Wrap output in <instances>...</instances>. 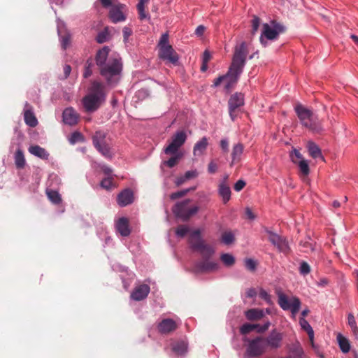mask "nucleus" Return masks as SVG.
<instances>
[{
	"label": "nucleus",
	"mask_w": 358,
	"mask_h": 358,
	"mask_svg": "<svg viewBox=\"0 0 358 358\" xmlns=\"http://www.w3.org/2000/svg\"><path fill=\"white\" fill-rule=\"evenodd\" d=\"M198 173L196 171H188L183 176L176 178L175 184L177 187H179L184 184L186 181L196 178Z\"/></svg>",
	"instance_id": "nucleus-30"
},
{
	"label": "nucleus",
	"mask_w": 358,
	"mask_h": 358,
	"mask_svg": "<svg viewBox=\"0 0 358 358\" xmlns=\"http://www.w3.org/2000/svg\"><path fill=\"white\" fill-rule=\"evenodd\" d=\"M45 193L48 198L52 203L56 205L61 203L62 197L58 192L53 189H47Z\"/></svg>",
	"instance_id": "nucleus-34"
},
{
	"label": "nucleus",
	"mask_w": 358,
	"mask_h": 358,
	"mask_svg": "<svg viewBox=\"0 0 358 358\" xmlns=\"http://www.w3.org/2000/svg\"><path fill=\"white\" fill-rule=\"evenodd\" d=\"M93 66L92 62L91 60H87L85 64V72L83 76L85 78H88L92 74V66Z\"/></svg>",
	"instance_id": "nucleus-51"
},
{
	"label": "nucleus",
	"mask_w": 358,
	"mask_h": 358,
	"mask_svg": "<svg viewBox=\"0 0 358 358\" xmlns=\"http://www.w3.org/2000/svg\"><path fill=\"white\" fill-rule=\"evenodd\" d=\"M220 259L227 266H231L235 263V258L229 253L222 254L220 257Z\"/></svg>",
	"instance_id": "nucleus-41"
},
{
	"label": "nucleus",
	"mask_w": 358,
	"mask_h": 358,
	"mask_svg": "<svg viewBox=\"0 0 358 358\" xmlns=\"http://www.w3.org/2000/svg\"><path fill=\"white\" fill-rule=\"evenodd\" d=\"M248 53V50L245 42H242L235 47L231 64L227 74L224 75V80H227L225 85L227 90H229L238 82L245 65Z\"/></svg>",
	"instance_id": "nucleus-2"
},
{
	"label": "nucleus",
	"mask_w": 358,
	"mask_h": 358,
	"mask_svg": "<svg viewBox=\"0 0 358 358\" xmlns=\"http://www.w3.org/2000/svg\"><path fill=\"white\" fill-rule=\"evenodd\" d=\"M246 183L244 180H238L235 184H234V189L235 191L236 192H240L241 190H242L244 187L245 186Z\"/></svg>",
	"instance_id": "nucleus-55"
},
{
	"label": "nucleus",
	"mask_w": 358,
	"mask_h": 358,
	"mask_svg": "<svg viewBox=\"0 0 358 358\" xmlns=\"http://www.w3.org/2000/svg\"><path fill=\"white\" fill-rule=\"evenodd\" d=\"M122 32H123L124 41H127L128 39V38L132 34L131 29L127 27H125L123 28Z\"/></svg>",
	"instance_id": "nucleus-60"
},
{
	"label": "nucleus",
	"mask_w": 358,
	"mask_h": 358,
	"mask_svg": "<svg viewBox=\"0 0 358 358\" xmlns=\"http://www.w3.org/2000/svg\"><path fill=\"white\" fill-rule=\"evenodd\" d=\"M297 164L299 165L301 173L304 176H307L310 173V169L307 161L305 159H301Z\"/></svg>",
	"instance_id": "nucleus-42"
},
{
	"label": "nucleus",
	"mask_w": 358,
	"mask_h": 358,
	"mask_svg": "<svg viewBox=\"0 0 358 358\" xmlns=\"http://www.w3.org/2000/svg\"><path fill=\"white\" fill-rule=\"evenodd\" d=\"M244 147L243 144L241 143H237L234 145L232 152H231V166H232L233 164L237 163L240 162L241 155L243 152Z\"/></svg>",
	"instance_id": "nucleus-31"
},
{
	"label": "nucleus",
	"mask_w": 358,
	"mask_h": 358,
	"mask_svg": "<svg viewBox=\"0 0 358 358\" xmlns=\"http://www.w3.org/2000/svg\"><path fill=\"white\" fill-rule=\"evenodd\" d=\"M257 295V292L254 288H250L246 292V296L248 298H253Z\"/></svg>",
	"instance_id": "nucleus-64"
},
{
	"label": "nucleus",
	"mask_w": 358,
	"mask_h": 358,
	"mask_svg": "<svg viewBox=\"0 0 358 358\" xmlns=\"http://www.w3.org/2000/svg\"><path fill=\"white\" fill-rule=\"evenodd\" d=\"M79 115L73 108H67L63 112V121L69 125L77 124Z\"/></svg>",
	"instance_id": "nucleus-21"
},
{
	"label": "nucleus",
	"mask_w": 358,
	"mask_h": 358,
	"mask_svg": "<svg viewBox=\"0 0 358 358\" xmlns=\"http://www.w3.org/2000/svg\"><path fill=\"white\" fill-rule=\"evenodd\" d=\"M218 194L222 197L224 203H227L231 199V189L227 182H220L218 186Z\"/></svg>",
	"instance_id": "nucleus-23"
},
{
	"label": "nucleus",
	"mask_w": 358,
	"mask_h": 358,
	"mask_svg": "<svg viewBox=\"0 0 358 358\" xmlns=\"http://www.w3.org/2000/svg\"><path fill=\"white\" fill-rule=\"evenodd\" d=\"M187 344L185 341H178L173 344L172 350L178 355H182L186 353Z\"/></svg>",
	"instance_id": "nucleus-33"
},
{
	"label": "nucleus",
	"mask_w": 358,
	"mask_h": 358,
	"mask_svg": "<svg viewBox=\"0 0 358 358\" xmlns=\"http://www.w3.org/2000/svg\"><path fill=\"white\" fill-rule=\"evenodd\" d=\"M282 334L276 329H273L267 336H263L266 350H277L280 348L282 346Z\"/></svg>",
	"instance_id": "nucleus-11"
},
{
	"label": "nucleus",
	"mask_w": 358,
	"mask_h": 358,
	"mask_svg": "<svg viewBox=\"0 0 358 358\" xmlns=\"http://www.w3.org/2000/svg\"><path fill=\"white\" fill-rule=\"evenodd\" d=\"M258 324L245 323L240 328V333L243 335H246L256 329Z\"/></svg>",
	"instance_id": "nucleus-40"
},
{
	"label": "nucleus",
	"mask_w": 358,
	"mask_h": 358,
	"mask_svg": "<svg viewBox=\"0 0 358 358\" xmlns=\"http://www.w3.org/2000/svg\"><path fill=\"white\" fill-rule=\"evenodd\" d=\"M339 347L343 352L347 353L350 351V345L348 340L342 335L338 334L337 336Z\"/></svg>",
	"instance_id": "nucleus-36"
},
{
	"label": "nucleus",
	"mask_w": 358,
	"mask_h": 358,
	"mask_svg": "<svg viewBox=\"0 0 358 358\" xmlns=\"http://www.w3.org/2000/svg\"><path fill=\"white\" fill-rule=\"evenodd\" d=\"M195 189V187L188 188L185 189H182L176 192H173L170 195V199L171 200H176L180 197L185 196L189 192L193 191Z\"/></svg>",
	"instance_id": "nucleus-43"
},
{
	"label": "nucleus",
	"mask_w": 358,
	"mask_h": 358,
	"mask_svg": "<svg viewBox=\"0 0 358 358\" xmlns=\"http://www.w3.org/2000/svg\"><path fill=\"white\" fill-rule=\"evenodd\" d=\"M248 342L245 355L249 358L259 357L266 352L263 336H257L253 339H244Z\"/></svg>",
	"instance_id": "nucleus-9"
},
{
	"label": "nucleus",
	"mask_w": 358,
	"mask_h": 358,
	"mask_svg": "<svg viewBox=\"0 0 358 358\" xmlns=\"http://www.w3.org/2000/svg\"><path fill=\"white\" fill-rule=\"evenodd\" d=\"M234 241V234L229 231V232H224L222 235V241L225 243L226 245H229L233 243Z\"/></svg>",
	"instance_id": "nucleus-46"
},
{
	"label": "nucleus",
	"mask_w": 358,
	"mask_h": 358,
	"mask_svg": "<svg viewBox=\"0 0 358 358\" xmlns=\"http://www.w3.org/2000/svg\"><path fill=\"white\" fill-rule=\"evenodd\" d=\"M106 132L101 130L96 131L92 136L93 145H99L101 141H105V139H106Z\"/></svg>",
	"instance_id": "nucleus-37"
},
{
	"label": "nucleus",
	"mask_w": 358,
	"mask_h": 358,
	"mask_svg": "<svg viewBox=\"0 0 358 358\" xmlns=\"http://www.w3.org/2000/svg\"><path fill=\"white\" fill-rule=\"evenodd\" d=\"M299 272L301 275H306L310 272V267L306 262H302L300 265Z\"/></svg>",
	"instance_id": "nucleus-50"
},
{
	"label": "nucleus",
	"mask_w": 358,
	"mask_h": 358,
	"mask_svg": "<svg viewBox=\"0 0 358 358\" xmlns=\"http://www.w3.org/2000/svg\"><path fill=\"white\" fill-rule=\"evenodd\" d=\"M191 200L187 199L182 201L176 203L173 207V213L182 221L189 220L193 215L199 211V207L196 206H189Z\"/></svg>",
	"instance_id": "nucleus-8"
},
{
	"label": "nucleus",
	"mask_w": 358,
	"mask_h": 358,
	"mask_svg": "<svg viewBox=\"0 0 358 358\" xmlns=\"http://www.w3.org/2000/svg\"><path fill=\"white\" fill-rule=\"evenodd\" d=\"M173 155V157H171L169 160L165 161L164 162V164H166L169 168H173L176 165H177L182 156V155L180 152H176V154Z\"/></svg>",
	"instance_id": "nucleus-38"
},
{
	"label": "nucleus",
	"mask_w": 358,
	"mask_h": 358,
	"mask_svg": "<svg viewBox=\"0 0 358 358\" xmlns=\"http://www.w3.org/2000/svg\"><path fill=\"white\" fill-rule=\"evenodd\" d=\"M123 4L114 5L111 7L109 11V17L111 21L114 23L124 21L126 17L123 13Z\"/></svg>",
	"instance_id": "nucleus-15"
},
{
	"label": "nucleus",
	"mask_w": 358,
	"mask_h": 358,
	"mask_svg": "<svg viewBox=\"0 0 358 358\" xmlns=\"http://www.w3.org/2000/svg\"><path fill=\"white\" fill-rule=\"evenodd\" d=\"M259 296L261 299H264L268 304H273L271 296L264 289H260Z\"/></svg>",
	"instance_id": "nucleus-48"
},
{
	"label": "nucleus",
	"mask_w": 358,
	"mask_h": 358,
	"mask_svg": "<svg viewBox=\"0 0 358 358\" xmlns=\"http://www.w3.org/2000/svg\"><path fill=\"white\" fill-rule=\"evenodd\" d=\"M109 51L110 49L105 46L96 52L95 60L99 69L107 64Z\"/></svg>",
	"instance_id": "nucleus-22"
},
{
	"label": "nucleus",
	"mask_w": 358,
	"mask_h": 358,
	"mask_svg": "<svg viewBox=\"0 0 358 358\" xmlns=\"http://www.w3.org/2000/svg\"><path fill=\"white\" fill-rule=\"evenodd\" d=\"M189 243L191 248L199 252L202 257L201 260L196 262L194 264L192 270L194 273H210L218 269V264L210 260V257L215 253V250L201 238L199 229L194 231L190 234Z\"/></svg>",
	"instance_id": "nucleus-1"
},
{
	"label": "nucleus",
	"mask_w": 358,
	"mask_h": 358,
	"mask_svg": "<svg viewBox=\"0 0 358 358\" xmlns=\"http://www.w3.org/2000/svg\"><path fill=\"white\" fill-rule=\"evenodd\" d=\"M266 231L268 235L269 241L273 245L277 247L279 251L284 253H286L289 251V248L288 245V243L285 238L268 229H266Z\"/></svg>",
	"instance_id": "nucleus-13"
},
{
	"label": "nucleus",
	"mask_w": 358,
	"mask_h": 358,
	"mask_svg": "<svg viewBox=\"0 0 358 358\" xmlns=\"http://www.w3.org/2000/svg\"><path fill=\"white\" fill-rule=\"evenodd\" d=\"M94 146L106 158L111 159L113 157L110 146L106 139L101 141L99 145H95Z\"/></svg>",
	"instance_id": "nucleus-25"
},
{
	"label": "nucleus",
	"mask_w": 358,
	"mask_h": 358,
	"mask_svg": "<svg viewBox=\"0 0 358 358\" xmlns=\"http://www.w3.org/2000/svg\"><path fill=\"white\" fill-rule=\"evenodd\" d=\"M159 57L173 64H176L178 61V55L171 45L159 48Z\"/></svg>",
	"instance_id": "nucleus-14"
},
{
	"label": "nucleus",
	"mask_w": 358,
	"mask_h": 358,
	"mask_svg": "<svg viewBox=\"0 0 358 358\" xmlns=\"http://www.w3.org/2000/svg\"><path fill=\"white\" fill-rule=\"evenodd\" d=\"M294 110L302 126L317 134L324 131L322 120L311 110L301 104H297Z\"/></svg>",
	"instance_id": "nucleus-4"
},
{
	"label": "nucleus",
	"mask_w": 358,
	"mask_h": 358,
	"mask_svg": "<svg viewBox=\"0 0 358 358\" xmlns=\"http://www.w3.org/2000/svg\"><path fill=\"white\" fill-rule=\"evenodd\" d=\"M189 231V228L185 225H180L176 229V234L178 236L184 237Z\"/></svg>",
	"instance_id": "nucleus-53"
},
{
	"label": "nucleus",
	"mask_w": 358,
	"mask_h": 358,
	"mask_svg": "<svg viewBox=\"0 0 358 358\" xmlns=\"http://www.w3.org/2000/svg\"><path fill=\"white\" fill-rule=\"evenodd\" d=\"M24 120L26 124L30 127H35L38 124V120L33 112V108L27 102L24 105Z\"/></svg>",
	"instance_id": "nucleus-16"
},
{
	"label": "nucleus",
	"mask_w": 358,
	"mask_h": 358,
	"mask_svg": "<svg viewBox=\"0 0 358 358\" xmlns=\"http://www.w3.org/2000/svg\"><path fill=\"white\" fill-rule=\"evenodd\" d=\"M62 47L64 50H66L68 45L70 43V36L69 35H65L62 37Z\"/></svg>",
	"instance_id": "nucleus-57"
},
{
	"label": "nucleus",
	"mask_w": 358,
	"mask_h": 358,
	"mask_svg": "<svg viewBox=\"0 0 358 358\" xmlns=\"http://www.w3.org/2000/svg\"><path fill=\"white\" fill-rule=\"evenodd\" d=\"M158 331L161 334H167L174 331L177 328L176 322L170 318L162 320L158 324Z\"/></svg>",
	"instance_id": "nucleus-18"
},
{
	"label": "nucleus",
	"mask_w": 358,
	"mask_h": 358,
	"mask_svg": "<svg viewBox=\"0 0 358 358\" xmlns=\"http://www.w3.org/2000/svg\"><path fill=\"white\" fill-rule=\"evenodd\" d=\"M260 25V19L257 16H254L252 20H251V26H252V30L251 33L252 35L255 34V33L257 31Z\"/></svg>",
	"instance_id": "nucleus-47"
},
{
	"label": "nucleus",
	"mask_w": 358,
	"mask_h": 358,
	"mask_svg": "<svg viewBox=\"0 0 358 358\" xmlns=\"http://www.w3.org/2000/svg\"><path fill=\"white\" fill-rule=\"evenodd\" d=\"M244 96L242 93H235L229 99V111L231 118L234 120L236 116V110L243 106Z\"/></svg>",
	"instance_id": "nucleus-12"
},
{
	"label": "nucleus",
	"mask_w": 358,
	"mask_h": 358,
	"mask_svg": "<svg viewBox=\"0 0 358 358\" xmlns=\"http://www.w3.org/2000/svg\"><path fill=\"white\" fill-rule=\"evenodd\" d=\"M307 148H308L309 155L313 158H314V159L320 158V159L324 160V157L322 155L321 149L314 142L309 141L307 144Z\"/></svg>",
	"instance_id": "nucleus-29"
},
{
	"label": "nucleus",
	"mask_w": 358,
	"mask_h": 358,
	"mask_svg": "<svg viewBox=\"0 0 358 358\" xmlns=\"http://www.w3.org/2000/svg\"><path fill=\"white\" fill-rule=\"evenodd\" d=\"M300 245L304 248V252H308L310 250H313V244L309 241H301Z\"/></svg>",
	"instance_id": "nucleus-58"
},
{
	"label": "nucleus",
	"mask_w": 358,
	"mask_h": 358,
	"mask_svg": "<svg viewBox=\"0 0 358 358\" xmlns=\"http://www.w3.org/2000/svg\"><path fill=\"white\" fill-rule=\"evenodd\" d=\"M286 31L284 24L275 20H271L270 23L263 24L262 34L259 38L260 43L264 47L267 45L266 40H276L280 34Z\"/></svg>",
	"instance_id": "nucleus-6"
},
{
	"label": "nucleus",
	"mask_w": 358,
	"mask_h": 358,
	"mask_svg": "<svg viewBox=\"0 0 358 358\" xmlns=\"http://www.w3.org/2000/svg\"><path fill=\"white\" fill-rule=\"evenodd\" d=\"M211 58V55L210 54V52L208 51V50H205L203 54V59H202V62L203 63H208L210 59Z\"/></svg>",
	"instance_id": "nucleus-63"
},
{
	"label": "nucleus",
	"mask_w": 358,
	"mask_h": 358,
	"mask_svg": "<svg viewBox=\"0 0 358 358\" xmlns=\"http://www.w3.org/2000/svg\"><path fill=\"white\" fill-rule=\"evenodd\" d=\"M187 135L184 131H177L171 138L169 145L165 148V154H176L179 148L185 143Z\"/></svg>",
	"instance_id": "nucleus-10"
},
{
	"label": "nucleus",
	"mask_w": 358,
	"mask_h": 358,
	"mask_svg": "<svg viewBox=\"0 0 358 358\" xmlns=\"http://www.w3.org/2000/svg\"><path fill=\"white\" fill-rule=\"evenodd\" d=\"M29 152L42 159L46 160L49 157V153L45 150V148H41L39 145H31L28 149Z\"/></svg>",
	"instance_id": "nucleus-26"
},
{
	"label": "nucleus",
	"mask_w": 358,
	"mask_h": 358,
	"mask_svg": "<svg viewBox=\"0 0 358 358\" xmlns=\"http://www.w3.org/2000/svg\"><path fill=\"white\" fill-rule=\"evenodd\" d=\"M101 169L103 173L108 176H109L113 172L112 169L106 165H102L101 166Z\"/></svg>",
	"instance_id": "nucleus-62"
},
{
	"label": "nucleus",
	"mask_w": 358,
	"mask_h": 358,
	"mask_svg": "<svg viewBox=\"0 0 358 358\" xmlns=\"http://www.w3.org/2000/svg\"><path fill=\"white\" fill-rule=\"evenodd\" d=\"M122 64L120 59L109 58L107 64L99 69L100 74L108 85H115L120 79Z\"/></svg>",
	"instance_id": "nucleus-5"
},
{
	"label": "nucleus",
	"mask_w": 358,
	"mask_h": 358,
	"mask_svg": "<svg viewBox=\"0 0 358 358\" xmlns=\"http://www.w3.org/2000/svg\"><path fill=\"white\" fill-rule=\"evenodd\" d=\"M84 138L81 133L78 131H75L71 134L70 138H69V142L71 144H75L77 142H82L83 141Z\"/></svg>",
	"instance_id": "nucleus-45"
},
{
	"label": "nucleus",
	"mask_w": 358,
	"mask_h": 358,
	"mask_svg": "<svg viewBox=\"0 0 358 358\" xmlns=\"http://www.w3.org/2000/svg\"><path fill=\"white\" fill-rule=\"evenodd\" d=\"M208 138L203 137L194 146L193 153L194 156H200L203 154L208 146Z\"/></svg>",
	"instance_id": "nucleus-28"
},
{
	"label": "nucleus",
	"mask_w": 358,
	"mask_h": 358,
	"mask_svg": "<svg viewBox=\"0 0 358 358\" xmlns=\"http://www.w3.org/2000/svg\"><path fill=\"white\" fill-rule=\"evenodd\" d=\"M100 186L103 189L108 191L111 190L112 189L115 187L112 177H107L103 179L100 182Z\"/></svg>",
	"instance_id": "nucleus-39"
},
{
	"label": "nucleus",
	"mask_w": 358,
	"mask_h": 358,
	"mask_svg": "<svg viewBox=\"0 0 358 358\" xmlns=\"http://www.w3.org/2000/svg\"><path fill=\"white\" fill-rule=\"evenodd\" d=\"M25 159L22 150H17L15 154V164L17 169H23L25 166Z\"/></svg>",
	"instance_id": "nucleus-35"
},
{
	"label": "nucleus",
	"mask_w": 358,
	"mask_h": 358,
	"mask_svg": "<svg viewBox=\"0 0 358 358\" xmlns=\"http://www.w3.org/2000/svg\"><path fill=\"white\" fill-rule=\"evenodd\" d=\"M150 287L146 284H142L137 286L131 294V298L136 301H139L145 299L149 292Z\"/></svg>",
	"instance_id": "nucleus-17"
},
{
	"label": "nucleus",
	"mask_w": 358,
	"mask_h": 358,
	"mask_svg": "<svg viewBox=\"0 0 358 358\" xmlns=\"http://www.w3.org/2000/svg\"><path fill=\"white\" fill-rule=\"evenodd\" d=\"M278 303L283 310H290L293 317H295L301 307V301L296 296L289 298L281 290H276Z\"/></svg>",
	"instance_id": "nucleus-7"
},
{
	"label": "nucleus",
	"mask_w": 358,
	"mask_h": 358,
	"mask_svg": "<svg viewBox=\"0 0 358 358\" xmlns=\"http://www.w3.org/2000/svg\"><path fill=\"white\" fill-rule=\"evenodd\" d=\"M245 316L250 321H258L264 317V311L262 309L251 308L245 312Z\"/></svg>",
	"instance_id": "nucleus-24"
},
{
	"label": "nucleus",
	"mask_w": 358,
	"mask_h": 358,
	"mask_svg": "<svg viewBox=\"0 0 358 358\" xmlns=\"http://www.w3.org/2000/svg\"><path fill=\"white\" fill-rule=\"evenodd\" d=\"M115 228L122 236H128L131 234L129 221L127 217H120L115 223Z\"/></svg>",
	"instance_id": "nucleus-20"
},
{
	"label": "nucleus",
	"mask_w": 358,
	"mask_h": 358,
	"mask_svg": "<svg viewBox=\"0 0 358 358\" xmlns=\"http://www.w3.org/2000/svg\"><path fill=\"white\" fill-rule=\"evenodd\" d=\"M245 266L248 270L250 271H255L257 268V264L252 259H246L245 260Z\"/></svg>",
	"instance_id": "nucleus-49"
},
{
	"label": "nucleus",
	"mask_w": 358,
	"mask_h": 358,
	"mask_svg": "<svg viewBox=\"0 0 358 358\" xmlns=\"http://www.w3.org/2000/svg\"><path fill=\"white\" fill-rule=\"evenodd\" d=\"M150 0H139L136 7L138 13V17L141 20L148 17V13L145 12V4L148 3Z\"/></svg>",
	"instance_id": "nucleus-32"
},
{
	"label": "nucleus",
	"mask_w": 358,
	"mask_h": 358,
	"mask_svg": "<svg viewBox=\"0 0 358 358\" xmlns=\"http://www.w3.org/2000/svg\"><path fill=\"white\" fill-rule=\"evenodd\" d=\"M348 325L350 327L352 331L355 334L358 333V327L354 315L352 313H349L348 316Z\"/></svg>",
	"instance_id": "nucleus-44"
},
{
	"label": "nucleus",
	"mask_w": 358,
	"mask_h": 358,
	"mask_svg": "<svg viewBox=\"0 0 358 358\" xmlns=\"http://www.w3.org/2000/svg\"><path fill=\"white\" fill-rule=\"evenodd\" d=\"M169 36L168 33H164L161 36L159 41V44H158L159 48H162L163 46L169 45Z\"/></svg>",
	"instance_id": "nucleus-52"
},
{
	"label": "nucleus",
	"mask_w": 358,
	"mask_h": 358,
	"mask_svg": "<svg viewBox=\"0 0 358 358\" xmlns=\"http://www.w3.org/2000/svg\"><path fill=\"white\" fill-rule=\"evenodd\" d=\"M107 92L106 86L101 82L94 80L88 88L87 94L82 99L85 111L92 113L97 110L105 102Z\"/></svg>",
	"instance_id": "nucleus-3"
},
{
	"label": "nucleus",
	"mask_w": 358,
	"mask_h": 358,
	"mask_svg": "<svg viewBox=\"0 0 358 358\" xmlns=\"http://www.w3.org/2000/svg\"><path fill=\"white\" fill-rule=\"evenodd\" d=\"M217 170V165L214 162H210L208 166V171L210 173H215Z\"/></svg>",
	"instance_id": "nucleus-59"
},
{
	"label": "nucleus",
	"mask_w": 358,
	"mask_h": 358,
	"mask_svg": "<svg viewBox=\"0 0 358 358\" xmlns=\"http://www.w3.org/2000/svg\"><path fill=\"white\" fill-rule=\"evenodd\" d=\"M245 215L247 217L251 220H255L256 217L255 215L253 213L252 210L248 207L245 208Z\"/></svg>",
	"instance_id": "nucleus-61"
},
{
	"label": "nucleus",
	"mask_w": 358,
	"mask_h": 358,
	"mask_svg": "<svg viewBox=\"0 0 358 358\" xmlns=\"http://www.w3.org/2000/svg\"><path fill=\"white\" fill-rule=\"evenodd\" d=\"M299 324L303 330L306 331L308 334L311 345L314 346V331L308 322L303 317H301L299 320Z\"/></svg>",
	"instance_id": "nucleus-27"
},
{
	"label": "nucleus",
	"mask_w": 358,
	"mask_h": 358,
	"mask_svg": "<svg viewBox=\"0 0 358 358\" xmlns=\"http://www.w3.org/2000/svg\"><path fill=\"white\" fill-rule=\"evenodd\" d=\"M220 148L222 149V150L224 152V153H227L229 152V141L227 139H222L220 141Z\"/></svg>",
	"instance_id": "nucleus-56"
},
{
	"label": "nucleus",
	"mask_w": 358,
	"mask_h": 358,
	"mask_svg": "<svg viewBox=\"0 0 358 358\" xmlns=\"http://www.w3.org/2000/svg\"><path fill=\"white\" fill-rule=\"evenodd\" d=\"M108 34L106 31L98 34L96 39L99 43H103L108 40Z\"/></svg>",
	"instance_id": "nucleus-54"
},
{
	"label": "nucleus",
	"mask_w": 358,
	"mask_h": 358,
	"mask_svg": "<svg viewBox=\"0 0 358 358\" xmlns=\"http://www.w3.org/2000/svg\"><path fill=\"white\" fill-rule=\"evenodd\" d=\"M134 201L133 192L129 189H125L122 191L117 198V202L121 207L131 204Z\"/></svg>",
	"instance_id": "nucleus-19"
}]
</instances>
